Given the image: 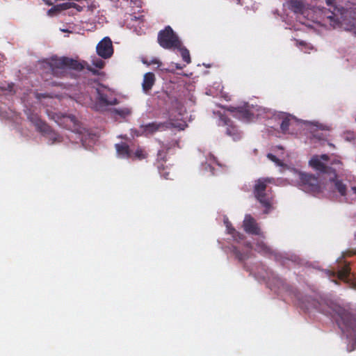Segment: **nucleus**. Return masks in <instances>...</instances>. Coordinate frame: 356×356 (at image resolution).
Wrapping results in <instances>:
<instances>
[{"mask_svg": "<svg viewBox=\"0 0 356 356\" xmlns=\"http://www.w3.org/2000/svg\"><path fill=\"white\" fill-rule=\"evenodd\" d=\"M267 157L277 166L280 167L282 171L289 170L294 177L293 181L297 182L302 191L314 195L322 191L323 184H321L316 177L289 166V155L285 154L282 147H276L273 152L268 154Z\"/></svg>", "mask_w": 356, "mask_h": 356, "instance_id": "nucleus-1", "label": "nucleus"}, {"mask_svg": "<svg viewBox=\"0 0 356 356\" xmlns=\"http://www.w3.org/2000/svg\"><path fill=\"white\" fill-rule=\"evenodd\" d=\"M309 165L314 170L327 175L331 184L338 179L337 171L342 169L341 162L336 158L331 159L327 154L314 155L309 161Z\"/></svg>", "mask_w": 356, "mask_h": 356, "instance_id": "nucleus-2", "label": "nucleus"}, {"mask_svg": "<svg viewBox=\"0 0 356 356\" xmlns=\"http://www.w3.org/2000/svg\"><path fill=\"white\" fill-rule=\"evenodd\" d=\"M49 64L52 73L57 76H65L71 69L81 70L83 68L79 61L66 57H53Z\"/></svg>", "mask_w": 356, "mask_h": 356, "instance_id": "nucleus-3", "label": "nucleus"}, {"mask_svg": "<svg viewBox=\"0 0 356 356\" xmlns=\"http://www.w3.org/2000/svg\"><path fill=\"white\" fill-rule=\"evenodd\" d=\"M170 126L178 128L180 130H183L187 126L185 121L183 120H170L169 123L162 122H152L145 125H142L140 127L139 133L136 135L143 134L145 136L152 135L157 131H161L165 130Z\"/></svg>", "mask_w": 356, "mask_h": 356, "instance_id": "nucleus-4", "label": "nucleus"}, {"mask_svg": "<svg viewBox=\"0 0 356 356\" xmlns=\"http://www.w3.org/2000/svg\"><path fill=\"white\" fill-rule=\"evenodd\" d=\"M335 314L338 325L347 337H351L352 332L356 334V319L349 312L339 308Z\"/></svg>", "mask_w": 356, "mask_h": 356, "instance_id": "nucleus-5", "label": "nucleus"}, {"mask_svg": "<svg viewBox=\"0 0 356 356\" xmlns=\"http://www.w3.org/2000/svg\"><path fill=\"white\" fill-rule=\"evenodd\" d=\"M264 108L258 106L245 105L241 108H231L228 111L233 113V115L244 121L253 120L254 118L261 116Z\"/></svg>", "mask_w": 356, "mask_h": 356, "instance_id": "nucleus-6", "label": "nucleus"}, {"mask_svg": "<svg viewBox=\"0 0 356 356\" xmlns=\"http://www.w3.org/2000/svg\"><path fill=\"white\" fill-rule=\"evenodd\" d=\"M159 44L165 49L180 47V40L170 26L159 32L158 35Z\"/></svg>", "mask_w": 356, "mask_h": 356, "instance_id": "nucleus-7", "label": "nucleus"}, {"mask_svg": "<svg viewBox=\"0 0 356 356\" xmlns=\"http://www.w3.org/2000/svg\"><path fill=\"white\" fill-rule=\"evenodd\" d=\"M115 148L118 156L122 159L141 160L145 159L147 156V153L143 149L137 147L136 149H131L129 147L124 143L116 144Z\"/></svg>", "mask_w": 356, "mask_h": 356, "instance_id": "nucleus-8", "label": "nucleus"}, {"mask_svg": "<svg viewBox=\"0 0 356 356\" xmlns=\"http://www.w3.org/2000/svg\"><path fill=\"white\" fill-rule=\"evenodd\" d=\"M270 179H259L254 184V193L257 199L266 208H270L271 205V197L270 195L264 193L268 183H270Z\"/></svg>", "mask_w": 356, "mask_h": 356, "instance_id": "nucleus-9", "label": "nucleus"}, {"mask_svg": "<svg viewBox=\"0 0 356 356\" xmlns=\"http://www.w3.org/2000/svg\"><path fill=\"white\" fill-rule=\"evenodd\" d=\"M289 122V134H296L302 129L309 127L312 123L308 121L298 120L291 115H283L282 117V127L285 129L286 123Z\"/></svg>", "mask_w": 356, "mask_h": 356, "instance_id": "nucleus-10", "label": "nucleus"}, {"mask_svg": "<svg viewBox=\"0 0 356 356\" xmlns=\"http://www.w3.org/2000/svg\"><path fill=\"white\" fill-rule=\"evenodd\" d=\"M48 115L59 126L70 129L72 131H77L79 130L78 121L74 115H64L60 113H48Z\"/></svg>", "mask_w": 356, "mask_h": 356, "instance_id": "nucleus-11", "label": "nucleus"}, {"mask_svg": "<svg viewBox=\"0 0 356 356\" xmlns=\"http://www.w3.org/2000/svg\"><path fill=\"white\" fill-rule=\"evenodd\" d=\"M29 118L35 125L38 131L47 135V137L49 140H51V144L60 140L59 136L56 133L52 131L47 124H46L37 114L29 115Z\"/></svg>", "mask_w": 356, "mask_h": 356, "instance_id": "nucleus-12", "label": "nucleus"}, {"mask_svg": "<svg viewBox=\"0 0 356 356\" xmlns=\"http://www.w3.org/2000/svg\"><path fill=\"white\" fill-rule=\"evenodd\" d=\"M225 112L226 111L222 108L220 111H213V113L219 117L218 124L220 126H227L226 134L231 136L234 140H238L241 137V134L232 124V122L227 120Z\"/></svg>", "mask_w": 356, "mask_h": 356, "instance_id": "nucleus-13", "label": "nucleus"}, {"mask_svg": "<svg viewBox=\"0 0 356 356\" xmlns=\"http://www.w3.org/2000/svg\"><path fill=\"white\" fill-rule=\"evenodd\" d=\"M97 95L96 98L99 100L100 104L103 106L115 105L119 102L113 95L112 92L106 87L99 85L95 89Z\"/></svg>", "mask_w": 356, "mask_h": 356, "instance_id": "nucleus-14", "label": "nucleus"}, {"mask_svg": "<svg viewBox=\"0 0 356 356\" xmlns=\"http://www.w3.org/2000/svg\"><path fill=\"white\" fill-rule=\"evenodd\" d=\"M97 54L102 58H108L113 54V48L111 40L108 37L104 38L97 45Z\"/></svg>", "mask_w": 356, "mask_h": 356, "instance_id": "nucleus-15", "label": "nucleus"}, {"mask_svg": "<svg viewBox=\"0 0 356 356\" xmlns=\"http://www.w3.org/2000/svg\"><path fill=\"white\" fill-rule=\"evenodd\" d=\"M334 186L337 192L345 197L346 201L351 200L353 195H356V186L352 187L350 191H347L346 186L339 179H336Z\"/></svg>", "mask_w": 356, "mask_h": 356, "instance_id": "nucleus-16", "label": "nucleus"}, {"mask_svg": "<svg viewBox=\"0 0 356 356\" xmlns=\"http://www.w3.org/2000/svg\"><path fill=\"white\" fill-rule=\"evenodd\" d=\"M243 227L246 232L254 235L260 236L261 232L258 227L257 223L250 215H246L243 220Z\"/></svg>", "mask_w": 356, "mask_h": 356, "instance_id": "nucleus-17", "label": "nucleus"}, {"mask_svg": "<svg viewBox=\"0 0 356 356\" xmlns=\"http://www.w3.org/2000/svg\"><path fill=\"white\" fill-rule=\"evenodd\" d=\"M332 276L337 277L338 279L345 282H350L352 280L350 269L348 266L344 264L343 266L339 268L337 270L330 272Z\"/></svg>", "mask_w": 356, "mask_h": 356, "instance_id": "nucleus-18", "label": "nucleus"}, {"mask_svg": "<svg viewBox=\"0 0 356 356\" xmlns=\"http://www.w3.org/2000/svg\"><path fill=\"white\" fill-rule=\"evenodd\" d=\"M155 81L154 74L152 72L146 73L143 77V90L145 92H147L149 90H151L152 86L154 85Z\"/></svg>", "mask_w": 356, "mask_h": 356, "instance_id": "nucleus-19", "label": "nucleus"}, {"mask_svg": "<svg viewBox=\"0 0 356 356\" xmlns=\"http://www.w3.org/2000/svg\"><path fill=\"white\" fill-rule=\"evenodd\" d=\"M132 109L131 107L124 106L119 108H115L112 111L113 116L118 115L121 118H126L131 115Z\"/></svg>", "mask_w": 356, "mask_h": 356, "instance_id": "nucleus-20", "label": "nucleus"}, {"mask_svg": "<svg viewBox=\"0 0 356 356\" xmlns=\"http://www.w3.org/2000/svg\"><path fill=\"white\" fill-rule=\"evenodd\" d=\"M224 224L226 226L227 233L231 234L235 241H238L239 239L241 238V235L237 232H236V230L234 228L232 227L231 224L229 222L227 218H224Z\"/></svg>", "mask_w": 356, "mask_h": 356, "instance_id": "nucleus-21", "label": "nucleus"}, {"mask_svg": "<svg viewBox=\"0 0 356 356\" xmlns=\"http://www.w3.org/2000/svg\"><path fill=\"white\" fill-rule=\"evenodd\" d=\"M70 5H67L66 3H60L58 4L54 7H52L51 9H49L47 12V15L50 17H53L54 15H56L58 13H59L60 11L67 10V7Z\"/></svg>", "mask_w": 356, "mask_h": 356, "instance_id": "nucleus-22", "label": "nucleus"}, {"mask_svg": "<svg viewBox=\"0 0 356 356\" xmlns=\"http://www.w3.org/2000/svg\"><path fill=\"white\" fill-rule=\"evenodd\" d=\"M290 5L296 13L300 12L305 6L304 0H290Z\"/></svg>", "mask_w": 356, "mask_h": 356, "instance_id": "nucleus-23", "label": "nucleus"}, {"mask_svg": "<svg viewBox=\"0 0 356 356\" xmlns=\"http://www.w3.org/2000/svg\"><path fill=\"white\" fill-rule=\"evenodd\" d=\"M255 250H257L259 252H261L264 254L268 253L270 252L269 247L267 246V245L263 241H259L256 243Z\"/></svg>", "mask_w": 356, "mask_h": 356, "instance_id": "nucleus-24", "label": "nucleus"}, {"mask_svg": "<svg viewBox=\"0 0 356 356\" xmlns=\"http://www.w3.org/2000/svg\"><path fill=\"white\" fill-rule=\"evenodd\" d=\"M214 165H219V163L216 161L215 157L211 155L209 156L207 163L204 164V168L207 170L208 167L211 173L214 174V172L213 171L214 170Z\"/></svg>", "mask_w": 356, "mask_h": 356, "instance_id": "nucleus-25", "label": "nucleus"}, {"mask_svg": "<svg viewBox=\"0 0 356 356\" xmlns=\"http://www.w3.org/2000/svg\"><path fill=\"white\" fill-rule=\"evenodd\" d=\"M90 59L92 66L98 69H102L104 67L105 62L102 58L96 56H91Z\"/></svg>", "mask_w": 356, "mask_h": 356, "instance_id": "nucleus-26", "label": "nucleus"}, {"mask_svg": "<svg viewBox=\"0 0 356 356\" xmlns=\"http://www.w3.org/2000/svg\"><path fill=\"white\" fill-rule=\"evenodd\" d=\"M177 49L180 51L183 60L186 63H191V57H190L189 51L188 49H186V48L182 47L181 42H180V47L177 48Z\"/></svg>", "mask_w": 356, "mask_h": 356, "instance_id": "nucleus-27", "label": "nucleus"}, {"mask_svg": "<svg viewBox=\"0 0 356 356\" xmlns=\"http://www.w3.org/2000/svg\"><path fill=\"white\" fill-rule=\"evenodd\" d=\"M98 5L95 2L92 1L88 6V11L90 13V15H95L96 13H99V10L98 8Z\"/></svg>", "mask_w": 356, "mask_h": 356, "instance_id": "nucleus-28", "label": "nucleus"}, {"mask_svg": "<svg viewBox=\"0 0 356 356\" xmlns=\"http://www.w3.org/2000/svg\"><path fill=\"white\" fill-rule=\"evenodd\" d=\"M76 101L83 104H91L92 102L90 97H86L82 100L79 97H76Z\"/></svg>", "mask_w": 356, "mask_h": 356, "instance_id": "nucleus-29", "label": "nucleus"}, {"mask_svg": "<svg viewBox=\"0 0 356 356\" xmlns=\"http://www.w3.org/2000/svg\"><path fill=\"white\" fill-rule=\"evenodd\" d=\"M65 3L67 5H70L67 7V9L73 8H75L79 12H81L83 10V8L81 6H79L75 3Z\"/></svg>", "mask_w": 356, "mask_h": 356, "instance_id": "nucleus-30", "label": "nucleus"}, {"mask_svg": "<svg viewBox=\"0 0 356 356\" xmlns=\"http://www.w3.org/2000/svg\"><path fill=\"white\" fill-rule=\"evenodd\" d=\"M356 347V340L355 339H350L349 343L348 345V351H353L355 349Z\"/></svg>", "mask_w": 356, "mask_h": 356, "instance_id": "nucleus-31", "label": "nucleus"}, {"mask_svg": "<svg viewBox=\"0 0 356 356\" xmlns=\"http://www.w3.org/2000/svg\"><path fill=\"white\" fill-rule=\"evenodd\" d=\"M299 44L300 46L302 47L301 50L305 53H309L308 50L312 49V47L310 45L306 44L304 42H300Z\"/></svg>", "mask_w": 356, "mask_h": 356, "instance_id": "nucleus-32", "label": "nucleus"}, {"mask_svg": "<svg viewBox=\"0 0 356 356\" xmlns=\"http://www.w3.org/2000/svg\"><path fill=\"white\" fill-rule=\"evenodd\" d=\"M143 62L147 65H150L152 64H157L159 66L161 65V62L157 58H152L150 60H143Z\"/></svg>", "mask_w": 356, "mask_h": 356, "instance_id": "nucleus-33", "label": "nucleus"}, {"mask_svg": "<svg viewBox=\"0 0 356 356\" xmlns=\"http://www.w3.org/2000/svg\"><path fill=\"white\" fill-rule=\"evenodd\" d=\"M285 129H284L282 127V124H280V128H281V130L283 133H285V134H289V122H287L286 123V126H285Z\"/></svg>", "mask_w": 356, "mask_h": 356, "instance_id": "nucleus-34", "label": "nucleus"}, {"mask_svg": "<svg viewBox=\"0 0 356 356\" xmlns=\"http://www.w3.org/2000/svg\"><path fill=\"white\" fill-rule=\"evenodd\" d=\"M355 135L353 132H348L347 136H346V140L350 141L355 138Z\"/></svg>", "mask_w": 356, "mask_h": 356, "instance_id": "nucleus-35", "label": "nucleus"}, {"mask_svg": "<svg viewBox=\"0 0 356 356\" xmlns=\"http://www.w3.org/2000/svg\"><path fill=\"white\" fill-rule=\"evenodd\" d=\"M236 256L238 257V259H239L240 260H243V259H246V258L248 257V256H247V255L242 254H241V253H240L239 252H238V251H237V252H236Z\"/></svg>", "mask_w": 356, "mask_h": 356, "instance_id": "nucleus-36", "label": "nucleus"}, {"mask_svg": "<svg viewBox=\"0 0 356 356\" xmlns=\"http://www.w3.org/2000/svg\"><path fill=\"white\" fill-rule=\"evenodd\" d=\"M81 142H82V144L83 145L86 147V148H88L90 145L89 144H87L86 143V138H83V137L81 138Z\"/></svg>", "mask_w": 356, "mask_h": 356, "instance_id": "nucleus-37", "label": "nucleus"}, {"mask_svg": "<svg viewBox=\"0 0 356 356\" xmlns=\"http://www.w3.org/2000/svg\"><path fill=\"white\" fill-rule=\"evenodd\" d=\"M158 157L159 159H164L165 154L162 151H159L158 153Z\"/></svg>", "mask_w": 356, "mask_h": 356, "instance_id": "nucleus-38", "label": "nucleus"}, {"mask_svg": "<svg viewBox=\"0 0 356 356\" xmlns=\"http://www.w3.org/2000/svg\"><path fill=\"white\" fill-rule=\"evenodd\" d=\"M60 31L62 32H67V33H72L73 32V30L70 29H60Z\"/></svg>", "mask_w": 356, "mask_h": 356, "instance_id": "nucleus-39", "label": "nucleus"}, {"mask_svg": "<svg viewBox=\"0 0 356 356\" xmlns=\"http://www.w3.org/2000/svg\"><path fill=\"white\" fill-rule=\"evenodd\" d=\"M354 27V24H351L350 26H347V31H353Z\"/></svg>", "mask_w": 356, "mask_h": 356, "instance_id": "nucleus-40", "label": "nucleus"}, {"mask_svg": "<svg viewBox=\"0 0 356 356\" xmlns=\"http://www.w3.org/2000/svg\"><path fill=\"white\" fill-rule=\"evenodd\" d=\"M134 21L136 23H138V24H140V23H142V21L141 19H137L136 17L134 18Z\"/></svg>", "mask_w": 356, "mask_h": 356, "instance_id": "nucleus-41", "label": "nucleus"}, {"mask_svg": "<svg viewBox=\"0 0 356 356\" xmlns=\"http://www.w3.org/2000/svg\"><path fill=\"white\" fill-rule=\"evenodd\" d=\"M137 34L140 35L141 34L143 31L142 30H137L136 27L135 28V30H134Z\"/></svg>", "mask_w": 356, "mask_h": 356, "instance_id": "nucleus-42", "label": "nucleus"}, {"mask_svg": "<svg viewBox=\"0 0 356 356\" xmlns=\"http://www.w3.org/2000/svg\"><path fill=\"white\" fill-rule=\"evenodd\" d=\"M168 175H169V173L162 175V176H163L165 179H169Z\"/></svg>", "mask_w": 356, "mask_h": 356, "instance_id": "nucleus-43", "label": "nucleus"}, {"mask_svg": "<svg viewBox=\"0 0 356 356\" xmlns=\"http://www.w3.org/2000/svg\"><path fill=\"white\" fill-rule=\"evenodd\" d=\"M94 21H97L99 23L101 22L102 19L99 18L98 19H96L95 18H93Z\"/></svg>", "mask_w": 356, "mask_h": 356, "instance_id": "nucleus-44", "label": "nucleus"}, {"mask_svg": "<svg viewBox=\"0 0 356 356\" xmlns=\"http://www.w3.org/2000/svg\"><path fill=\"white\" fill-rule=\"evenodd\" d=\"M175 66L177 69H181V67H180L178 64H175Z\"/></svg>", "mask_w": 356, "mask_h": 356, "instance_id": "nucleus-45", "label": "nucleus"}, {"mask_svg": "<svg viewBox=\"0 0 356 356\" xmlns=\"http://www.w3.org/2000/svg\"><path fill=\"white\" fill-rule=\"evenodd\" d=\"M88 69L92 71L93 73H96L97 71L96 70H93L91 67H88Z\"/></svg>", "mask_w": 356, "mask_h": 356, "instance_id": "nucleus-46", "label": "nucleus"}, {"mask_svg": "<svg viewBox=\"0 0 356 356\" xmlns=\"http://www.w3.org/2000/svg\"><path fill=\"white\" fill-rule=\"evenodd\" d=\"M8 88L10 89V91H11L13 88V85H8Z\"/></svg>", "mask_w": 356, "mask_h": 356, "instance_id": "nucleus-47", "label": "nucleus"}, {"mask_svg": "<svg viewBox=\"0 0 356 356\" xmlns=\"http://www.w3.org/2000/svg\"><path fill=\"white\" fill-rule=\"evenodd\" d=\"M37 98H38V99H40V96L38 95V96H37Z\"/></svg>", "mask_w": 356, "mask_h": 356, "instance_id": "nucleus-48", "label": "nucleus"}, {"mask_svg": "<svg viewBox=\"0 0 356 356\" xmlns=\"http://www.w3.org/2000/svg\"><path fill=\"white\" fill-rule=\"evenodd\" d=\"M355 122H356V117H355Z\"/></svg>", "mask_w": 356, "mask_h": 356, "instance_id": "nucleus-49", "label": "nucleus"}]
</instances>
